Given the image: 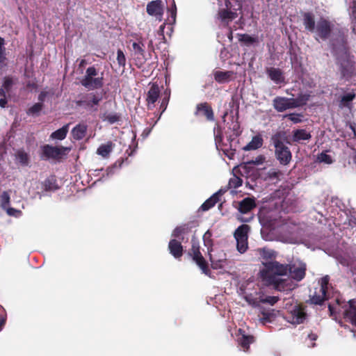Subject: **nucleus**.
I'll return each mask as SVG.
<instances>
[{"instance_id":"1","label":"nucleus","mask_w":356,"mask_h":356,"mask_svg":"<svg viewBox=\"0 0 356 356\" xmlns=\"http://www.w3.org/2000/svg\"><path fill=\"white\" fill-rule=\"evenodd\" d=\"M264 268L260 270V275L263 280L269 284H273L276 290L287 291L293 289L296 284L286 276L289 271L287 265H284L275 261H262Z\"/></svg>"},{"instance_id":"2","label":"nucleus","mask_w":356,"mask_h":356,"mask_svg":"<svg viewBox=\"0 0 356 356\" xmlns=\"http://www.w3.org/2000/svg\"><path fill=\"white\" fill-rule=\"evenodd\" d=\"M332 50L341 66L343 76L353 74L355 72L353 61L348 54L343 39H341L337 44H333Z\"/></svg>"},{"instance_id":"3","label":"nucleus","mask_w":356,"mask_h":356,"mask_svg":"<svg viewBox=\"0 0 356 356\" xmlns=\"http://www.w3.org/2000/svg\"><path fill=\"white\" fill-rule=\"evenodd\" d=\"M309 97L307 95H300L297 98L276 97L273 100V105L277 111L283 112L305 104L309 100Z\"/></svg>"},{"instance_id":"4","label":"nucleus","mask_w":356,"mask_h":356,"mask_svg":"<svg viewBox=\"0 0 356 356\" xmlns=\"http://www.w3.org/2000/svg\"><path fill=\"white\" fill-rule=\"evenodd\" d=\"M285 139L283 132H277L271 138V142L275 149V155L279 161L283 165H287L291 159V153L284 144Z\"/></svg>"},{"instance_id":"5","label":"nucleus","mask_w":356,"mask_h":356,"mask_svg":"<svg viewBox=\"0 0 356 356\" xmlns=\"http://www.w3.org/2000/svg\"><path fill=\"white\" fill-rule=\"evenodd\" d=\"M81 83L88 90L99 88L103 86V73L99 74L95 67H90L86 70Z\"/></svg>"},{"instance_id":"6","label":"nucleus","mask_w":356,"mask_h":356,"mask_svg":"<svg viewBox=\"0 0 356 356\" xmlns=\"http://www.w3.org/2000/svg\"><path fill=\"white\" fill-rule=\"evenodd\" d=\"M225 6L219 12L220 19L232 21L237 17L236 11L242 7V0H225Z\"/></svg>"},{"instance_id":"7","label":"nucleus","mask_w":356,"mask_h":356,"mask_svg":"<svg viewBox=\"0 0 356 356\" xmlns=\"http://www.w3.org/2000/svg\"><path fill=\"white\" fill-rule=\"evenodd\" d=\"M250 227L248 225H242L234 232L236 248L241 253L245 252L248 249V233Z\"/></svg>"},{"instance_id":"8","label":"nucleus","mask_w":356,"mask_h":356,"mask_svg":"<svg viewBox=\"0 0 356 356\" xmlns=\"http://www.w3.org/2000/svg\"><path fill=\"white\" fill-rule=\"evenodd\" d=\"M285 318L290 323L298 325L304 322L306 318V314L300 305H296L291 307L286 314Z\"/></svg>"},{"instance_id":"9","label":"nucleus","mask_w":356,"mask_h":356,"mask_svg":"<svg viewBox=\"0 0 356 356\" xmlns=\"http://www.w3.org/2000/svg\"><path fill=\"white\" fill-rule=\"evenodd\" d=\"M328 282L329 278L327 276L321 278L320 281L321 286L318 291H315L313 295H311V301L312 303L321 305L325 300L328 298L327 296Z\"/></svg>"},{"instance_id":"10","label":"nucleus","mask_w":356,"mask_h":356,"mask_svg":"<svg viewBox=\"0 0 356 356\" xmlns=\"http://www.w3.org/2000/svg\"><path fill=\"white\" fill-rule=\"evenodd\" d=\"M306 29L315 33L316 40H325L327 38L330 27L329 24H306Z\"/></svg>"},{"instance_id":"11","label":"nucleus","mask_w":356,"mask_h":356,"mask_svg":"<svg viewBox=\"0 0 356 356\" xmlns=\"http://www.w3.org/2000/svg\"><path fill=\"white\" fill-rule=\"evenodd\" d=\"M70 150V148L69 147H53L50 145H46L43 148L44 154L47 157L56 159H62L68 153Z\"/></svg>"},{"instance_id":"12","label":"nucleus","mask_w":356,"mask_h":356,"mask_svg":"<svg viewBox=\"0 0 356 356\" xmlns=\"http://www.w3.org/2000/svg\"><path fill=\"white\" fill-rule=\"evenodd\" d=\"M306 265L301 261H296L289 268L291 278L296 281H300L305 275Z\"/></svg>"},{"instance_id":"13","label":"nucleus","mask_w":356,"mask_h":356,"mask_svg":"<svg viewBox=\"0 0 356 356\" xmlns=\"http://www.w3.org/2000/svg\"><path fill=\"white\" fill-rule=\"evenodd\" d=\"M212 252L213 250L209 253L212 268L214 269H225L228 266V261L226 259L225 254L223 252H220L216 254Z\"/></svg>"},{"instance_id":"14","label":"nucleus","mask_w":356,"mask_h":356,"mask_svg":"<svg viewBox=\"0 0 356 356\" xmlns=\"http://www.w3.org/2000/svg\"><path fill=\"white\" fill-rule=\"evenodd\" d=\"M163 10L164 4L161 0L152 1L147 5V13L159 20L161 19L163 15Z\"/></svg>"},{"instance_id":"15","label":"nucleus","mask_w":356,"mask_h":356,"mask_svg":"<svg viewBox=\"0 0 356 356\" xmlns=\"http://www.w3.org/2000/svg\"><path fill=\"white\" fill-rule=\"evenodd\" d=\"M246 301L254 307H259V302L268 303L270 305H273L278 300V298L276 296H266L259 297V300L254 299L250 296L245 297Z\"/></svg>"},{"instance_id":"16","label":"nucleus","mask_w":356,"mask_h":356,"mask_svg":"<svg viewBox=\"0 0 356 356\" xmlns=\"http://www.w3.org/2000/svg\"><path fill=\"white\" fill-rule=\"evenodd\" d=\"M237 341L243 350L246 351L248 350L250 344L253 343L254 339L253 337L246 335L243 331L239 329L238 334L237 335Z\"/></svg>"},{"instance_id":"17","label":"nucleus","mask_w":356,"mask_h":356,"mask_svg":"<svg viewBox=\"0 0 356 356\" xmlns=\"http://www.w3.org/2000/svg\"><path fill=\"white\" fill-rule=\"evenodd\" d=\"M256 207L254 199L246 197L238 202V209L241 213H247Z\"/></svg>"},{"instance_id":"18","label":"nucleus","mask_w":356,"mask_h":356,"mask_svg":"<svg viewBox=\"0 0 356 356\" xmlns=\"http://www.w3.org/2000/svg\"><path fill=\"white\" fill-rule=\"evenodd\" d=\"M266 72L270 79L275 83H281L284 81V76L280 69L269 67L267 69Z\"/></svg>"},{"instance_id":"19","label":"nucleus","mask_w":356,"mask_h":356,"mask_svg":"<svg viewBox=\"0 0 356 356\" xmlns=\"http://www.w3.org/2000/svg\"><path fill=\"white\" fill-rule=\"evenodd\" d=\"M193 259L195 261L196 264L202 270V273H204L205 275H209V269L206 264L205 260L198 250H195L193 248Z\"/></svg>"},{"instance_id":"20","label":"nucleus","mask_w":356,"mask_h":356,"mask_svg":"<svg viewBox=\"0 0 356 356\" xmlns=\"http://www.w3.org/2000/svg\"><path fill=\"white\" fill-rule=\"evenodd\" d=\"M233 76L231 71H216L213 72L214 79L219 83L229 82Z\"/></svg>"},{"instance_id":"21","label":"nucleus","mask_w":356,"mask_h":356,"mask_svg":"<svg viewBox=\"0 0 356 356\" xmlns=\"http://www.w3.org/2000/svg\"><path fill=\"white\" fill-rule=\"evenodd\" d=\"M168 248L170 252L175 257L179 258L182 255V245L181 242L172 239L169 242Z\"/></svg>"},{"instance_id":"22","label":"nucleus","mask_w":356,"mask_h":356,"mask_svg":"<svg viewBox=\"0 0 356 356\" xmlns=\"http://www.w3.org/2000/svg\"><path fill=\"white\" fill-rule=\"evenodd\" d=\"M160 90L157 85L153 84L148 92H147V101L148 104V106H150V105H154V104L156 102L158 99V97L159 96Z\"/></svg>"},{"instance_id":"23","label":"nucleus","mask_w":356,"mask_h":356,"mask_svg":"<svg viewBox=\"0 0 356 356\" xmlns=\"http://www.w3.org/2000/svg\"><path fill=\"white\" fill-rule=\"evenodd\" d=\"M310 138L311 134L305 129H296L293 131V142L300 143L302 140H308Z\"/></svg>"},{"instance_id":"24","label":"nucleus","mask_w":356,"mask_h":356,"mask_svg":"<svg viewBox=\"0 0 356 356\" xmlns=\"http://www.w3.org/2000/svg\"><path fill=\"white\" fill-rule=\"evenodd\" d=\"M222 194V191H219L214 193L210 198L206 200L201 206V209L203 211H207L212 207H213L219 200V196Z\"/></svg>"},{"instance_id":"25","label":"nucleus","mask_w":356,"mask_h":356,"mask_svg":"<svg viewBox=\"0 0 356 356\" xmlns=\"http://www.w3.org/2000/svg\"><path fill=\"white\" fill-rule=\"evenodd\" d=\"M87 131V126L83 124H77L74 129L72 130V135L74 139L75 140H81L86 135Z\"/></svg>"},{"instance_id":"26","label":"nucleus","mask_w":356,"mask_h":356,"mask_svg":"<svg viewBox=\"0 0 356 356\" xmlns=\"http://www.w3.org/2000/svg\"><path fill=\"white\" fill-rule=\"evenodd\" d=\"M353 300L349 301V309L345 312V318L356 326V307L353 305Z\"/></svg>"},{"instance_id":"27","label":"nucleus","mask_w":356,"mask_h":356,"mask_svg":"<svg viewBox=\"0 0 356 356\" xmlns=\"http://www.w3.org/2000/svg\"><path fill=\"white\" fill-rule=\"evenodd\" d=\"M15 161L17 163L26 166L28 165L29 163V156L26 152L24 150H18L16 152L15 154Z\"/></svg>"},{"instance_id":"28","label":"nucleus","mask_w":356,"mask_h":356,"mask_svg":"<svg viewBox=\"0 0 356 356\" xmlns=\"http://www.w3.org/2000/svg\"><path fill=\"white\" fill-rule=\"evenodd\" d=\"M262 144L263 139L261 137L256 136L253 137L252 140L243 147V149L245 151L254 150L261 147Z\"/></svg>"},{"instance_id":"29","label":"nucleus","mask_w":356,"mask_h":356,"mask_svg":"<svg viewBox=\"0 0 356 356\" xmlns=\"http://www.w3.org/2000/svg\"><path fill=\"white\" fill-rule=\"evenodd\" d=\"M238 40L246 46H252L258 42V38L248 34H241L238 35Z\"/></svg>"},{"instance_id":"30","label":"nucleus","mask_w":356,"mask_h":356,"mask_svg":"<svg viewBox=\"0 0 356 356\" xmlns=\"http://www.w3.org/2000/svg\"><path fill=\"white\" fill-rule=\"evenodd\" d=\"M68 130L69 124L64 125L60 129L53 132L51 135V138L53 139L63 140L66 137Z\"/></svg>"},{"instance_id":"31","label":"nucleus","mask_w":356,"mask_h":356,"mask_svg":"<svg viewBox=\"0 0 356 356\" xmlns=\"http://www.w3.org/2000/svg\"><path fill=\"white\" fill-rule=\"evenodd\" d=\"M257 252L260 257L266 260L265 261H268V259H271L275 257V252L271 249L260 248L257 250Z\"/></svg>"},{"instance_id":"32","label":"nucleus","mask_w":356,"mask_h":356,"mask_svg":"<svg viewBox=\"0 0 356 356\" xmlns=\"http://www.w3.org/2000/svg\"><path fill=\"white\" fill-rule=\"evenodd\" d=\"M113 149V144L111 142L107 143L106 144L102 145L97 149V153L103 156L106 157L111 153Z\"/></svg>"},{"instance_id":"33","label":"nucleus","mask_w":356,"mask_h":356,"mask_svg":"<svg viewBox=\"0 0 356 356\" xmlns=\"http://www.w3.org/2000/svg\"><path fill=\"white\" fill-rule=\"evenodd\" d=\"M197 110L199 112H202L203 114L207 117V118L209 120H213V113L211 108L207 106L206 104H200L197 106Z\"/></svg>"},{"instance_id":"34","label":"nucleus","mask_w":356,"mask_h":356,"mask_svg":"<svg viewBox=\"0 0 356 356\" xmlns=\"http://www.w3.org/2000/svg\"><path fill=\"white\" fill-rule=\"evenodd\" d=\"M144 44L143 42H133L132 44V48L133 51L135 56H137V58H140L144 56Z\"/></svg>"},{"instance_id":"35","label":"nucleus","mask_w":356,"mask_h":356,"mask_svg":"<svg viewBox=\"0 0 356 356\" xmlns=\"http://www.w3.org/2000/svg\"><path fill=\"white\" fill-rule=\"evenodd\" d=\"M317 161L320 163H324L325 164H331L334 160L331 155L327 154L326 152H323L319 154L317 156Z\"/></svg>"},{"instance_id":"36","label":"nucleus","mask_w":356,"mask_h":356,"mask_svg":"<svg viewBox=\"0 0 356 356\" xmlns=\"http://www.w3.org/2000/svg\"><path fill=\"white\" fill-rule=\"evenodd\" d=\"M172 25L173 24H163L161 25L159 31V34L161 35L163 38V39H165L164 30L166 29V35L170 37L171 33L173 31Z\"/></svg>"},{"instance_id":"37","label":"nucleus","mask_w":356,"mask_h":356,"mask_svg":"<svg viewBox=\"0 0 356 356\" xmlns=\"http://www.w3.org/2000/svg\"><path fill=\"white\" fill-rule=\"evenodd\" d=\"M355 95L353 92H349L344 95L341 101V106H348L350 102L355 97Z\"/></svg>"},{"instance_id":"38","label":"nucleus","mask_w":356,"mask_h":356,"mask_svg":"<svg viewBox=\"0 0 356 356\" xmlns=\"http://www.w3.org/2000/svg\"><path fill=\"white\" fill-rule=\"evenodd\" d=\"M10 203V195L8 192L4 191L1 195V205L3 209H7Z\"/></svg>"},{"instance_id":"39","label":"nucleus","mask_w":356,"mask_h":356,"mask_svg":"<svg viewBox=\"0 0 356 356\" xmlns=\"http://www.w3.org/2000/svg\"><path fill=\"white\" fill-rule=\"evenodd\" d=\"M278 240L286 243H296L297 242L296 238L292 234L289 236L280 235L278 236Z\"/></svg>"},{"instance_id":"40","label":"nucleus","mask_w":356,"mask_h":356,"mask_svg":"<svg viewBox=\"0 0 356 356\" xmlns=\"http://www.w3.org/2000/svg\"><path fill=\"white\" fill-rule=\"evenodd\" d=\"M42 108V104L40 103H36L33 106H31L29 111L28 114L29 115H38Z\"/></svg>"},{"instance_id":"41","label":"nucleus","mask_w":356,"mask_h":356,"mask_svg":"<svg viewBox=\"0 0 356 356\" xmlns=\"http://www.w3.org/2000/svg\"><path fill=\"white\" fill-rule=\"evenodd\" d=\"M229 185L232 188H238L242 185V180L239 177L234 176L229 179Z\"/></svg>"},{"instance_id":"42","label":"nucleus","mask_w":356,"mask_h":356,"mask_svg":"<svg viewBox=\"0 0 356 356\" xmlns=\"http://www.w3.org/2000/svg\"><path fill=\"white\" fill-rule=\"evenodd\" d=\"M117 60L120 66L124 67L125 65L126 58L123 51L120 49H118L117 51Z\"/></svg>"},{"instance_id":"43","label":"nucleus","mask_w":356,"mask_h":356,"mask_svg":"<svg viewBox=\"0 0 356 356\" xmlns=\"http://www.w3.org/2000/svg\"><path fill=\"white\" fill-rule=\"evenodd\" d=\"M14 81L11 77H6L3 81V87L4 91L8 92L13 85Z\"/></svg>"},{"instance_id":"44","label":"nucleus","mask_w":356,"mask_h":356,"mask_svg":"<svg viewBox=\"0 0 356 356\" xmlns=\"http://www.w3.org/2000/svg\"><path fill=\"white\" fill-rule=\"evenodd\" d=\"M281 173L280 171L275 169H271L268 172L267 177L271 180L278 179Z\"/></svg>"},{"instance_id":"45","label":"nucleus","mask_w":356,"mask_h":356,"mask_svg":"<svg viewBox=\"0 0 356 356\" xmlns=\"http://www.w3.org/2000/svg\"><path fill=\"white\" fill-rule=\"evenodd\" d=\"M263 317L260 318L261 322L265 324L267 322H270L273 316V314L270 312H262Z\"/></svg>"},{"instance_id":"46","label":"nucleus","mask_w":356,"mask_h":356,"mask_svg":"<svg viewBox=\"0 0 356 356\" xmlns=\"http://www.w3.org/2000/svg\"><path fill=\"white\" fill-rule=\"evenodd\" d=\"M285 118H287L289 120L292 121L293 123H298L301 122V115L299 114H288L284 116Z\"/></svg>"},{"instance_id":"47","label":"nucleus","mask_w":356,"mask_h":356,"mask_svg":"<svg viewBox=\"0 0 356 356\" xmlns=\"http://www.w3.org/2000/svg\"><path fill=\"white\" fill-rule=\"evenodd\" d=\"M170 19H169V20L172 21V22H175V20H176V14H177V8H176V5H175V3L174 1H173V3H172V7L170 9Z\"/></svg>"},{"instance_id":"48","label":"nucleus","mask_w":356,"mask_h":356,"mask_svg":"<svg viewBox=\"0 0 356 356\" xmlns=\"http://www.w3.org/2000/svg\"><path fill=\"white\" fill-rule=\"evenodd\" d=\"M6 209L7 211V213L9 216H19L21 214V211H20L16 210V209H13V208H8V207Z\"/></svg>"},{"instance_id":"49","label":"nucleus","mask_w":356,"mask_h":356,"mask_svg":"<svg viewBox=\"0 0 356 356\" xmlns=\"http://www.w3.org/2000/svg\"><path fill=\"white\" fill-rule=\"evenodd\" d=\"M106 120L111 124H113L119 120V117L115 114L108 115L106 117Z\"/></svg>"},{"instance_id":"50","label":"nucleus","mask_w":356,"mask_h":356,"mask_svg":"<svg viewBox=\"0 0 356 356\" xmlns=\"http://www.w3.org/2000/svg\"><path fill=\"white\" fill-rule=\"evenodd\" d=\"M185 228L184 227H179L175 229L172 233V236L175 237H178L180 234H181L184 232Z\"/></svg>"},{"instance_id":"51","label":"nucleus","mask_w":356,"mask_h":356,"mask_svg":"<svg viewBox=\"0 0 356 356\" xmlns=\"http://www.w3.org/2000/svg\"><path fill=\"white\" fill-rule=\"evenodd\" d=\"M100 101L98 97L93 96L90 100H88V105L92 106L93 105H97Z\"/></svg>"},{"instance_id":"52","label":"nucleus","mask_w":356,"mask_h":356,"mask_svg":"<svg viewBox=\"0 0 356 356\" xmlns=\"http://www.w3.org/2000/svg\"><path fill=\"white\" fill-rule=\"evenodd\" d=\"M6 60L5 51L0 52V64H4Z\"/></svg>"},{"instance_id":"53","label":"nucleus","mask_w":356,"mask_h":356,"mask_svg":"<svg viewBox=\"0 0 356 356\" xmlns=\"http://www.w3.org/2000/svg\"><path fill=\"white\" fill-rule=\"evenodd\" d=\"M4 40L0 37V52L5 51Z\"/></svg>"},{"instance_id":"54","label":"nucleus","mask_w":356,"mask_h":356,"mask_svg":"<svg viewBox=\"0 0 356 356\" xmlns=\"http://www.w3.org/2000/svg\"><path fill=\"white\" fill-rule=\"evenodd\" d=\"M305 20L307 21L306 22H313V18L309 13L305 15Z\"/></svg>"},{"instance_id":"55","label":"nucleus","mask_w":356,"mask_h":356,"mask_svg":"<svg viewBox=\"0 0 356 356\" xmlns=\"http://www.w3.org/2000/svg\"><path fill=\"white\" fill-rule=\"evenodd\" d=\"M7 104V101L5 98L0 99V106L4 108Z\"/></svg>"},{"instance_id":"56","label":"nucleus","mask_w":356,"mask_h":356,"mask_svg":"<svg viewBox=\"0 0 356 356\" xmlns=\"http://www.w3.org/2000/svg\"><path fill=\"white\" fill-rule=\"evenodd\" d=\"M308 337L312 340V341H314L317 339V335L316 334H309L308 335Z\"/></svg>"},{"instance_id":"57","label":"nucleus","mask_w":356,"mask_h":356,"mask_svg":"<svg viewBox=\"0 0 356 356\" xmlns=\"http://www.w3.org/2000/svg\"><path fill=\"white\" fill-rule=\"evenodd\" d=\"M237 219L241 221V222H249L250 221V219H248V218H244L241 216H238L237 217Z\"/></svg>"},{"instance_id":"58","label":"nucleus","mask_w":356,"mask_h":356,"mask_svg":"<svg viewBox=\"0 0 356 356\" xmlns=\"http://www.w3.org/2000/svg\"><path fill=\"white\" fill-rule=\"evenodd\" d=\"M45 95H46V93H45V92H41V93L40 94V95H39V97H38V98H39V100H40V101H43V100H44V97H45Z\"/></svg>"},{"instance_id":"59","label":"nucleus","mask_w":356,"mask_h":356,"mask_svg":"<svg viewBox=\"0 0 356 356\" xmlns=\"http://www.w3.org/2000/svg\"><path fill=\"white\" fill-rule=\"evenodd\" d=\"M215 140H216V145H218L220 142L221 141V137L220 136H218L217 134L216 135V138H215Z\"/></svg>"},{"instance_id":"60","label":"nucleus","mask_w":356,"mask_h":356,"mask_svg":"<svg viewBox=\"0 0 356 356\" xmlns=\"http://www.w3.org/2000/svg\"><path fill=\"white\" fill-rule=\"evenodd\" d=\"M0 96L5 97V91L3 89H0Z\"/></svg>"},{"instance_id":"61","label":"nucleus","mask_w":356,"mask_h":356,"mask_svg":"<svg viewBox=\"0 0 356 356\" xmlns=\"http://www.w3.org/2000/svg\"><path fill=\"white\" fill-rule=\"evenodd\" d=\"M5 323V321L3 319L0 321V325H3Z\"/></svg>"},{"instance_id":"62","label":"nucleus","mask_w":356,"mask_h":356,"mask_svg":"<svg viewBox=\"0 0 356 356\" xmlns=\"http://www.w3.org/2000/svg\"><path fill=\"white\" fill-rule=\"evenodd\" d=\"M329 310L330 311V312L332 314V307L331 305H329Z\"/></svg>"},{"instance_id":"63","label":"nucleus","mask_w":356,"mask_h":356,"mask_svg":"<svg viewBox=\"0 0 356 356\" xmlns=\"http://www.w3.org/2000/svg\"><path fill=\"white\" fill-rule=\"evenodd\" d=\"M353 31H355V32L356 33V24H355V25L353 26Z\"/></svg>"},{"instance_id":"64","label":"nucleus","mask_w":356,"mask_h":356,"mask_svg":"<svg viewBox=\"0 0 356 356\" xmlns=\"http://www.w3.org/2000/svg\"><path fill=\"white\" fill-rule=\"evenodd\" d=\"M80 65H84V60H82L81 61V63H80Z\"/></svg>"}]
</instances>
